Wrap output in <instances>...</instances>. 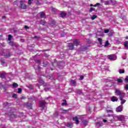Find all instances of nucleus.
Returning a JSON list of instances; mask_svg holds the SVG:
<instances>
[{
  "mask_svg": "<svg viewBox=\"0 0 128 128\" xmlns=\"http://www.w3.org/2000/svg\"><path fill=\"white\" fill-rule=\"evenodd\" d=\"M107 116H112V118H113V119L110 120V122H112L113 120H120L121 122H126V118H124V116H118L116 115L112 116L108 114Z\"/></svg>",
  "mask_w": 128,
  "mask_h": 128,
  "instance_id": "f257e3e1",
  "label": "nucleus"
},
{
  "mask_svg": "<svg viewBox=\"0 0 128 128\" xmlns=\"http://www.w3.org/2000/svg\"><path fill=\"white\" fill-rule=\"evenodd\" d=\"M0 56H5V58H10V54L8 50L2 49L0 52Z\"/></svg>",
  "mask_w": 128,
  "mask_h": 128,
  "instance_id": "f03ea898",
  "label": "nucleus"
},
{
  "mask_svg": "<svg viewBox=\"0 0 128 128\" xmlns=\"http://www.w3.org/2000/svg\"><path fill=\"white\" fill-rule=\"evenodd\" d=\"M73 44L70 43L68 45V48L69 50H74V46H77L80 45V40H74L73 41Z\"/></svg>",
  "mask_w": 128,
  "mask_h": 128,
  "instance_id": "7ed1b4c3",
  "label": "nucleus"
},
{
  "mask_svg": "<svg viewBox=\"0 0 128 128\" xmlns=\"http://www.w3.org/2000/svg\"><path fill=\"white\" fill-rule=\"evenodd\" d=\"M115 94L116 96H120V98L122 96H124L125 94L122 91H120V90L116 89L115 91Z\"/></svg>",
  "mask_w": 128,
  "mask_h": 128,
  "instance_id": "20e7f679",
  "label": "nucleus"
},
{
  "mask_svg": "<svg viewBox=\"0 0 128 128\" xmlns=\"http://www.w3.org/2000/svg\"><path fill=\"white\" fill-rule=\"evenodd\" d=\"M36 64L34 66V68L35 70H40V60H36Z\"/></svg>",
  "mask_w": 128,
  "mask_h": 128,
  "instance_id": "39448f33",
  "label": "nucleus"
},
{
  "mask_svg": "<svg viewBox=\"0 0 128 128\" xmlns=\"http://www.w3.org/2000/svg\"><path fill=\"white\" fill-rule=\"evenodd\" d=\"M8 110H10V112L8 113V114L10 116V118H16V115L14 114H10V113L12 112V108H8Z\"/></svg>",
  "mask_w": 128,
  "mask_h": 128,
  "instance_id": "423d86ee",
  "label": "nucleus"
},
{
  "mask_svg": "<svg viewBox=\"0 0 128 128\" xmlns=\"http://www.w3.org/2000/svg\"><path fill=\"white\" fill-rule=\"evenodd\" d=\"M108 58L110 60H116V56L115 54H110L108 56Z\"/></svg>",
  "mask_w": 128,
  "mask_h": 128,
  "instance_id": "0eeeda50",
  "label": "nucleus"
},
{
  "mask_svg": "<svg viewBox=\"0 0 128 128\" xmlns=\"http://www.w3.org/2000/svg\"><path fill=\"white\" fill-rule=\"evenodd\" d=\"M46 101H40V108H44L46 105Z\"/></svg>",
  "mask_w": 128,
  "mask_h": 128,
  "instance_id": "6e6552de",
  "label": "nucleus"
},
{
  "mask_svg": "<svg viewBox=\"0 0 128 128\" xmlns=\"http://www.w3.org/2000/svg\"><path fill=\"white\" fill-rule=\"evenodd\" d=\"M96 128H100V126H102L104 124H102V122H96Z\"/></svg>",
  "mask_w": 128,
  "mask_h": 128,
  "instance_id": "1a4fd4ad",
  "label": "nucleus"
},
{
  "mask_svg": "<svg viewBox=\"0 0 128 128\" xmlns=\"http://www.w3.org/2000/svg\"><path fill=\"white\" fill-rule=\"evenodd\" d=\"M20 4L21 6V8H22L23 10H26V6L24 4V1L20 0Z\"/></svg>",
  "mask_w": 128,
  "mask_h": 128,
  "instance_id": "9d476101",
  "label": "nucleus"
},
{
  "mask_svg": "<svg viewBox=\"0 0 128 128\" xmlns=\"http://www.w3.org/2000/svg\"><path fill=\"white\" fill-rule=\"evenodd\" d=\"M116 112H122V106H119L116 108Z\"/></svg>",
  "mask_w": 128,
  "mask_h": 128,
  "instance_id": "9b49d317",
  "label": "nucleus"
},
{
  "mask_svg": "<svg viewBox=\"0 0 128 128\" xmlns=\"http://www.w3.org/2000/svg\"><path fill=\"white\" fill-rule=\"evenodd\" d=\"M39 82L40 84V85L38 84H36V86H38V88H40V86H42V84H44V80H42V79L39 80Z\"/></svg>",
  "mask_w": 128,
  "mask_h": 128,
  "instance_id": "f8f14e48",
  "label": "nucleus"
},
{
  "mask_svg": "<svg viewBox=\"0 0 128 128\" xmlns=\"http://www.w3.org/2000/svg\"><path fill=\"white\" fill-rule=\"evenodd\" d=\"M124 96H121L120 98V100L121 102V104H124L126 102V100L124 99Z\"/></svg>",
  "mask_w": 128,
  "mask_h": 128,
  "instance_id": "ddd939ff",
  "label": "nucleus"
},
{
  "mask_svg": "<svg viewBox=\"0 0 128 128\" xmlns=\"http://www.w3.org/2000/svg\"><path fill=\"white\" fill-rule=\"evenodd\" d=\"M73 120L76 122V124H79V122H78V118L77 116L74 118Z\"/></svg>",
  "mask_w": 128,
  "mask_h": 128,
  "instance_id": "4468645a",
  "label": "nucleus"
},
{
  "mask_svg": "<svg viewBox=\"0 0 128 128\" xmlns=\"http://www.w3.org/2000/svg\"><path fill=\"white\" fill-rule=\"evenodd\" d=\"M118 100V98L116 96H113L111 98L112 102H116Z\"/></svg>",
  "mask_w": 128,
  "mask_h": 128,
  "instance_id": "2eb2a0df",
  "label": "nucleus"
},
{
  "mask_svg": "<svg viewBox=\"0 0 128 128\" xmlns=\"http://www.w3.org/2000/svg\"><path fill=\"white\" fill-rule=\"evenodd\" d=\"M124 46L126 50H128V41H125L124 43Z\"/></svg>",
  "mask_w": 128,
  "mask_h": 128,
  "instance_id": "dca6fc26",
  "label": "nucleus"
},
{
  "mask_svg": "<svg viewBox=\"0 0 128 128\" xmlns=\"http://www.w3.org/2000/svg\"><path fill=\"white\" fill-rule=\"evenodd\" d=\"M40 16L42 18H46V14H44V12H42L40 13Z\"/></svg>",
  "mask_w": 128,
  "mask_h": 128,
  "instance_id": "f3484780",
  "label": "nucleus"
},
{
  "mask_svg": "<svg viewBox=\"0 0 128 128\" xmlns=\"http://www.w3.org/2000/svg\"><path fill=\"white\" fill-rule=\"evenodd\" d=\"M111 81H112V78L104 79V82H110Z\"/></svg>",
  "mask_w": 128,
  "mask_h": 128,
  "instance_id": "a211bd4d",
  "label": "nucleus"
},
{
  "mask_svg": "<svg viewBox=\"0 0 128 128\" xmlns=\"http://www.w3.org/2000/svg\"><path fill=\"white\" fill-rule=\"evenodd\" d=\"M71 84H72V86H76V80H72Z\"/></svg>",
  "mask_w": 128,
  "mask_h": 128,
  "instance_id": "6ab92c4d",
  "label": "nucleus"
},
{
  "mask_svg": "<svg viewBox=\"0 0 128 128\" xmlns=\"http://www.w3.org/2000/svg\"><path fill=\"white\" fill-rule=\"evenodd\" d=\"M0 62H1V64L2 65L6 63V60H4V59L1 58Z\"/></svg>",
  "mask_w": 128,
  "mask_h": 128,
  "instance_id": "aec40b11",
  "label": "nucleus"
},
{
  "mask_svg": "<svg viewBox=\"0 0 128 128\" xmlns=\"http://www.w3.org/2000/svg\"><path fill=\"white\" fill-rule=\"evenodd\" d=\"M82 122L84 126H88V120H84L82 121Z\"/></svg>",
  "mask_w": 128,
  "mask_h": 128,
  "instance_id": "412c9836",
  "label": "nucleus"
},
{
  "mask_svg": "<svg viewBox=\"0 0 128 128\" xmlns=\"http://www.w3.org/2000/svg\"><path fill=\"white\" fill-rule=\"evenodd\" d=\"M66 13L64 12H62L60 13V16H62V18H64V16H66Z\"/></svg>",
  "mask_w": 128,
  "mask_h": 128,
  "instance_id": "4be33fe9",
  "label": "nucleus"
},
{
  "mask_svg": "<svg viewBox=\"0 0 128 128\" xmlns=\"http://www.w3.org/2000/svg\"><path fill=\"white\" fill-rule=\"evenodd\" d=\"M46 24V20H42L40 22V24H42V26H44V24Z\"/></svg>",
  "mask_w": 128,
  "mask_h": 128,
  "instance_id": "5701e85b",
  "label": "nucleus"
},
{
  "mask_svg": "<svg viewBox=\"0 0 128 128\" xmlns=\"http://www.w3.org/2000/svg\"><path fill=\"white\" fill-rule=\"evenodd\" d=\"M9 44H10V46H16L14 44V42H12V41H10L9 42Z\"/></svg>",
  "mask_w": 128,
  "mask_h": 128,
  "instance_id": "b1692460",
  "label": "nucleus"
},
{
  "mask_svg": "<svg viewBox=\"0 0 128 128\" xmlns=\"http://www.w3.org/2000/svg\"><path fill=\"white\" fill-rule=\"evenodd\" d=\"M12 36L10 34H9L8 36V40H10V41L12 40Z\"/></svg>",
  "mask_w": 128,
  "mask_h": 128,
  "instance_id": "393cba45",
  "label": "nucleus"
},
{
  "mask_svg": "<svg viewBox=\"0 0 128 128\" xmlns=\"http://www.w3.org/2000/svg\"><path fill=\"white\" fill-rule=\"evenodd\" d=\"M94 10H96V8L92 7V8H90V10H89V12H92Z\"/></svg>",
  "mask_w": 128,
  "mask_h": 128,
  "instance_id": "a878e982",
  "label": "nucleus"
},
{
  "mask_svg": "<svg viewBox=\"0 0 128 128\" xmlns=\"http://www.w3.org/2000/svg\"><path fill=\"white\" fill-rule=\"evenodd\" d=\"M96 15H93L91 17V20H96Z\"/></svg>",
  "mask_w": 128,
  "mask_h": 128,
  "instance_id": "bb28decb",
  "label": "nucleus"
},
{
  "mask_svg": "<svg viewBox=\"0 0 128 128\" xmlns=\"http://www.w3.org/2000/svg\"><path fill=\"white\" fill-rule=\"evenodd\" d=\"M110 46V42L108 41H106L105 42L104 46Z\"/></svg>",
  "mask_w": 128,
  "mask_h": 128,
  "instance_id": "cd10ccee",
  "label": "nucleus"
},
{
  "mask_svg": "<svg viewBox=\"0 0 128 128\" xmlns=\"http://www.w3.org/2000/svg\"><path fill=\"white\" fill-rule=\"evenodd\" d=\"M13 86L14 88H18V85L16 83H14Z\"/></svg>",
  "mask_w": 128,
  "mask_h": 128,
  "instance_id": "c85d7f7f",
  "label": "nucleus"
},
{
  "mask_svg": "<svg viewBox=\"0 0 128 128\" xmlns=\"http://www.w3.org/2000/svg\"><path fill=\"white\" fill-rule=\"evenodd\" d=\"M72 123H70V122L67 123V126L68 128H70V126H72Z\"/></svg>",
  "mask_w": 128,
  "mask_h": 128,
  "instance_id": "c756f323",
  "label": "nucleus"
},
{
  "mask_svg": "<svg viewBox=\"0 0 128 128\" xmlns=\"http://www.w3.org/2000/svg\"><path fill=\"white\" fill-rule=\"evenodd\" d=\"M98 41L99 42L100 44H102V38H98Z\"/></svg>",
  "mask_w": 128,
  "mask_h": 128,
  "instance_id": "7c9ffc66",
  "label": "nucleus"
},
{
  "mask_svg": "<svg viewBox=\"0 0 128 128\" xmlns=\"http://www.w3.org/2000/svg\"><path fill=\"white\" fill-rule=\"evenodd\" d=\"M0 78H6V76L4 74H1Z\"/></svg>",
  "mask_w": 128,
  "mask_h": 128,
  "instance_id": "2f4dec72",
  "label": "nucleus"
},
{
  "mask_svg": "<svg viewBox=\"0 0 128 128\" xmlns=\"http://www.w3.org/2000/svg\"><path fill=\"white\" fill-rule=\"evenodd\" d=\"M116 42V44H120L121 41L120 40H118V39L115 40Z\"/></svg>",
  "mask_w": 128,
  "mask_h": 128,
  "instance_id": "473e14b6",
  "label": "nucleus"
},
{
  "mask_svg": "<svg viewBox=\"0 0 128 128\" xmlns=\"http://www.w3.org/2000/svg\"><path fill=\"white\" fill-rule=\"evenodd\" d=\"M120 74H124V70H119Z\"/></svg>",
  "mask_w": 128,
  "mask_h": 128,
  "instance_id": "72a5a7b5",
  "label": "nucleus"
},
{
  "mask_svg": "<svg viewBox=\"0 0 128 128\" xmlns=\"http://www.w3.org/2000/svg\"><path fill=\"white\" fill-rule=\"evenodd\" d=\"M117 81L118 82H119L120 84L122 82V79H120V78H118L117 80Z\"/></svg>",
  "mask_w": 128,
  "mask_h": 128,
  "instance_id": "f704fd0d",
  "label": "nucleus"
},
{
  "mask_svg": "<svg viewBox=\"0 0 128 128\" xmlns=\"http://www.w3.org/2000/svg\"><path fill=\"white\" fill-rule=\"evenodd\" d=\"M110 32V30L108 29L104 30V34H108V32Z\"/></svg>",
  "mask_w": 128,
  "mask_h": 128,
  "instance_id": "c9c22d12",
  "label": "nucleus"
},
{
  "mask_svg": "<svg viewBox=\"0 0 128 128\" xmlns=\"http://www.w3.org/2000/svg\"><path fill=\"white\" fill-rule=\"evenodd\" d=\"M124 88L125 90H128V84H126V85H125Z\"/></svg>",
  "mask_w": 128,
  "mask_h": 128,
  "instance_id": "e433bc0d",
  "label": "nucleus"
},
{
  "mask_svg": "<svg viewBox=\"0 0 128 128\" xmlns=\"http://www.w3.org/2000/svg\"><path fill=\"white\" fill-rule=\"evenodd\" d=\"M22 90L21 88H18V94H20V92H22Z\"/></svg>",
  "mask_w": 128,
  "mask_h": 128,
  "instance_id": "4c0bfd02",
  "label": "nucleus"
},
{
  "mask_svg": "<svg viewBox=\"0 0 128 128\" xmlns=\"http://www.w3.org/2000/svg\"><path fill=\"white\" fill-rule=\"evenodd\" d=\"M112 86H104V88H106V90H108V88H110Z\"/></svg>",
  "mask_w": 128,
  "mask_h": 128,
  "instance_id": "58836bf2",
  "label": "nucleus"
},
{
  "mask_svg": "<svg viewBox=\"0 0 128 128\" xmlns=\"http://www.w3.org/2000/svg\"><path fill=\"white\" fill-rule=\"evenodd\" d=\"M13 98H18V95H16V94H14L12 96Z\"/></svg>",
  "mask_w": 128,
  "mask_h": 128,
  "instance_id": "ea45409f",
  "label": "nucleus"
},
{
  "mask_svg": "<svg viewBox=\"0 0 128 128\" xmlns=\"http://www.w3.org/2000/svg\"><path fill=\"white\" fill-rule=\"evenodd\" d=\"M104 4H106V6H108V5L109 4L110 2H109L108 1H106V2H105Z\"/></svg>",
  "mask_w": 128,
  "mask_h": 128,
  "instance_id": "a19ab883",
  "label": "nucleus"
},
{
  "mask_svg": "<svg viewBox=\"0 0 128 128\" xmlns=\"http://www.w3.org/2000/svg\"><path fill=\"white\" fill-rule=\"evenodd\" d=\"M32 0H28V4H32Z\"/></svg>",
  "mask_w": 128,
  "mask_h": 128,
  "instance_id": "79ce46f5",
  "label": "nucleus"
},
{
  "mask_svg": "<svg viewBox=\"0 0 128 128\" xmlns=\"http://www.w3.org/2000/svg\"><path fill=\"white\" fill-rule=\"evenodd\" d=\"M60 64H62V66H64V63L61 62H60Z\"/></svg>",
  "mask_w": 128,
  "mask_h": 128,
  "instance_id": "37998d69",
  "label": "nucleus"
},
{
  "mask_svg": "<svg viewBox=\"0 0 128 128\" xmlns=\"http://www.w3.org/2000/svg\"><path fill=\"white\" fill-rule=\"evenodd\" d=\"M112 110H107L106 112H112Z\"/></svg>",
  "mask_w": 128,
  "mask_h": 128,
  "instance_id": "c03bdc74",
  "label": "nucleus"
},
{
  "mask_svg": "<svg viewBox=\"0 0 128 128\" xmlns=\"http://www.w3.org/2000/svg\"><path fill=\"white\" fill-rule=\"evenodd\" d=\"M83 78H84V76H80V79L81 80H82Z\"/></svg>",
  "mask_w": 128,
  "mask_h": 128,
  "instance_id": "a18cd8bd",
  "label": "nucleus"
},
{
  "mask_svg": "<svg viewBox=\"0 0 128 128\" xmlns=\"http://www.w3.org/2000/svg\"><path fill=\"white\" fill-rule=\"evenodd\" d=\"M126 81L128 82V76H126Z\"/></svg>",
  "mask_w": 128,
  "mask_h": 128,
  "instance_id": "49530a36",
  "label": "nucleus"
},
{
  "mask_svg": "<svg viewBox=\"0 0 128 128\" xmlns=\"http://www.w3.org/2000/svg\"><path fill=\"white\" fill-rule=\"evenodd\" d=\"M21 100H26V97L22 96L21 98Z\"/></svg>",
  "mask_w": 128,
  "mask_h": 128,
  "instance_id": "de8ad7c7",
  "label": "nucleus"
},
{
  "mask_svg": "<svg viewBox=\"0 0 128 128\" xmlns=\"http://www.w3.org/2000/svg\"><path fill=\"white\" fill-rule=\"evenodd\" d=\"M64 104H68L66 102L62 103V106H64Z\"/></svg>",
  "mask_w": 128,
  "mask_h": 128,
  "instance_id": "09e8293b",
  "label": "nucleus"
},
{
  "mask_svg": "<svg viewBox=\"0 0 128 128\" xmlns=\"http://www.w3.org/2000/svg\"><path fill=\"white\" fill-rule=\"evenodd\" d=\"M47 78H49V80H52V77H50V76H48Z\"/></svg>",
  "mask_w": 128,
  "mask_h": 128,
  "instance_id": "8fccbe9b",
  "label": "nucleus"
},
{
  "mask_svg": "<svg viewBox=\"0 0 128 128\" xmlns=\"http://www.w3.org/2000/svg\"><path fill=\"white\" fill-rule=\"evenodd\" d=\"M103 122H108V120H106L104 119Z\"/></svg>",
  "mask_w": 128,
  "mask_h": 128,
  "instance_id": "3c124183",
  "label": "nucleus"
},
{
  "mask_svg": "<svg viewBox=\"0 0 128 128\" xmlns=\"http://www.w3.org/2000/svg\"><path fill=\"white\" fill-rule=\"evenodd\" d=\"M96 6H100V3H96Z\"/></svg>",
  "mask_w": 128,
  "mask_h": 128,
  "instance_id": "603ef678",
  "label": "nucleus"
},
{
  "mask_svg": "<svg viewBox=\"0 0 128 128\" xmlns=\"http://www.w3.org/2000/svg\"><path fill=\"white\" fill-rule=\"evenodd\" d=\"M24 28H28V26H24Z\"/></svg>",
  "mask_w": 128,
  "mask_h": 128,
  "instance_id": "864d4df0",
  "label": "nucleus"
},
{
  "mask_svg": "<svg viewBox=\"0 0 128 128\" xmlns=\"http://www.w3.org/2000/svg\"><path fill=\"white\" fill-rule=\"evenodd\" d=\"M126 96L128 98V92H127L126 93Z\"/></svg>",
  "mask_w": 128,
  "mask_h": 128,
  "instance_id": "5fc2aeb1",
  "label": "nucleus"
},
{
  "mask_svg": "<svg viewBox=\"0 0 128 128\" xmlns=\"http://www.w3.org/2000/svg\"><path fill=\"white\" fill-rule=\"evenodd\" d=\"M93 6H94V8H96V4L95 5H93Z\"/></svg>",
  "mask_w": 128,
  "mask_h": 128,
  "instance_id": "6e6d98bb",
  "label": "nucleus"
},
{
  "mask_svg": "<svg viewBox=\"0 0 128 128\" xmlns=\"http://www.w3.org/2000/svg\"><path fill=\"white\" fill-rule=\"evenodd\" d=\"M125 38H126V40H128V36H126V37Z\"/></svg>",
  "mask_w": 128,
  "mask_h": 128,
  "instance_id": "4d7b16f0",
  "label": "nucleus"
},
{
  "mask_svg": "<svg viewBox=\"0 0 128 128\" xmlns=\"http://www.w3.org/2000/svg\"><path fill=\"white\" fill-rule=\"evenodd\" d=\"M90 6H94V5H93L92 4H90Z\"/></svg>",
  "mask_w": 128,
  "mask_h": 128,
  "instance_id": "13d9d810",
  "label": "nucleus"
},
{
  "mask_svg": "<svg viewBox=\"0 0 128 128\" xmlns=\"http://www.w3.org/2000/svg\"><path fill=\"white\" fill-rule=\"evenodd\" d=\"M78 92H80H80H82V91H80V90H78Z\"/></svg>",
  "mask_w": 128,
  "mask_h": 128,
  "instance_id": "bf43d9fd",
  "label": "nucleus"
},
{
  "mask_svg": "<svg viewBox=\"0 0 128 128\" xmlns=\"http://www.w3.org/2000/svg\"><path fill=\"white\" fill-rule=\"evenodd\" d=\"M50 70H54V68H51Z\"/></svg>",
  "mask_w": 128,
  "mask_h": 128,
  "instance_id": "052dcab7",
  "label": "nucleus"
},
{
  "mask_svg": "<svg viewBox=\"0 0 128 128\" xmlns=\"http://www.w3.org/2000/svg\"><path fill=\"white\" fill-rule=\"evenodd\" d=\"M63 112H66V110H63Z\"/></svg>",
  "mask_w": 128,
  "mask_h": 128,
  "instance_id": "680f3d73",
  "label": "nucleus"
},
{
  "mask_svg": "<svg viewBox=\"0 0 128 128\" xmlns=\"http://www.w3.org/2000/svg\"><path fill=\"white\" fill-rule=\"evenodd\" d=\"M37 38V36H34V38Z\"/></svg>",
  "mask_w": 128,
  "mask_h": 128,
  "instance_id": "e2e57ef3",
  "label": "nucleus"
},
{
  "mask_svg": "<svg viewBox=\"0 0 128 128\" xmlns=\"http://www.w3.org/2000/svg\"><path fill=\"white\" fill-rule=\"evenodd\" d=\"M62 36H64L62 35V34H61Z\"/></svg>",
  "mask_w": 128,
  "mask_h": 128,
  "instance_id": "0e129e2a",
  "label": "nucleus"
},
{
  "mask_svg": "<svg viewBox=\"0 0 128 128\" xmlns=\"http://www.w3.org/2000/svg\"><path fill=\"white\" fill-rule=\"evenodd\" d=\"M48 72V70H46V72Z\"/></svg>",
  "mask_w": 128,
  "mask_h": 128,
  "instance_id": "69168bd1",
  "label": "nucleus"
},
{
  "mask_svg": "<svg viewBox=\"0 0 128 128\" xmlns=\"http://www.w3.org/2000/svg\"><path fill=\"white\" fill-rule=\"evenodd\" d=\"M45 90H46V88Z\"/></svg>",
  "mask_w": 128,
  "mask_h": 128,
  "instance_id": "338daca9",
  "label": "nucleus"
},
{
  "mask_svg": "<svg viewBox=\"0 0 128 128\" xmlns=\"http://www.w3.org/2000/svg\"><path fill=\"white\" fill-rule=\"evenodd\" d=\"M48 98H47V99H48Z\"/></svg>",
  "mask_w": 128,
  "mask_h": 128,
  "instance_id": "774afa93",
  "label": "nucleus"
}]
</instances>
